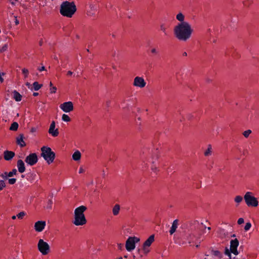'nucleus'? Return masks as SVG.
I'll use <instances>...</instances> for the list:
<instances>
[{
    "label": "nucleus",
    "mask_w": 259,
    "mask_h": 259,
    "mask_svg": "<svg viewBox=\"0 0 259 259\" xmlns=\"http://www.w3.org/2000/svg\"><path fill=\"white\" fill-rule=\"evenodd\" d=\"M183 55L184 56H187V53L186 52H184L183 54Z\"/></svg>",
    "instance_id": "obj_58"
},
{
    "label": "nucleus",
    "mask_w": 259,
    "mask_h": 259,
    "mask_svg": "<svg viewBox=\"0 0 259 259\" xmlns=\"http://www.w3.org/2000/svg\"><path fill=\"white\" fill-rule=\"evenodd\" d=\"M123 247V244L121 243L118 244V248L119 249H121L122 247Z\"/></svg>",
    "instance_id": "obj_53"
},
{
    "label": "nucleus",
    "mask_w": 259,
    "mask_h": 259,
    "mask_svg": "<svg viewBox=\"0 0 259 259\" xmlns=\"http://www.w3.org/2000/svg\"><path fill=\"white\" fill-rule=\"evenodd\" d=\"M25 161L28 165H34L38 161V157L35 153H30L25 158Z\"/></svg>",
    "instance_id": "obj_12"
},
{
    "label": "nucleus",
    "mask_w": 259,
    "mask_h": 259,
    "mask_svg": "<svg viewBox=\"0 0 259 259\" xmlns=\"http://www.w3.org/2000/svg\"><path fill=\"white\" fill-rule=\"evenodd\" d=\"M18 0H9V2L12 5L15 6L16 5V2H18Z\"/></svg>",
    "instance_id": "obj_49"
},
{
    "label": "nucleus",
    "mask_w": 259,
    "mask_h": 259,
    "mask_svg": "<svg viewBox=\"0 0 259 259\" xmlns=\"http://www.w3.org/2000/svg\"><path fill=\"white\" fill-rule=\"evenodd\" d=\"M16 216H15V215H13V216H12V219L13 220H15V219H16Z\"/></svg>",
    "instance_id": "obj_59"
},
{
    "label": "nucleus",
    "mask_w": 259,
    "mask_h": 259,
    "mask_svg": "<svg viewBox=\"0 0 259 259\" xmlns=\"http://www.w3.org/2000/svg\"><path fill=\"white\" fill-rule=\"evenodd\" d=\"M251 133V131H244L242 134L245 138H247Z\"/></svg>",
    "instance_id": "obj_42"
},
{
    "label": "nucleus",
    "mask_w": 259,
    "mask_h": 259,
    "mask_svg": "<svg viewBox=\"0 0 259 259\" xmlns=\"http://www.w3.org/2000/svg\"><path fill=\"white\" fill-rule=\"evenodd\" d=\"M151 52L153 54H157L158 53V51L156 48H151Z\"/></svg>",
    "instance_id": "obj_45"
},
{
    "label": "nucleus",
    "mask_w": 259,
    "mask_h": 259,
    "mask_svg": "<svg viewBox=\"0 0 259 259\" xmlns=\"http://www.w3.org/2000/svg\"><path fill=\"white\" fill-rule=\"evenodd\" d=\"M8 49V45L7 44H4L0 48V53L6 51Z\"/></svg>",
    "instance_id": "obj_33"
},
{
    "label": "nucleus",
    "mask_w": 259,
    "mask_h": 259,
    "mask_svg": "<svg viewBox=\"0 0 259 259\" xmlns=\"http://www.w3.org/2000/svg\"><path fill=\"white\" fill-rule=\"evenodd\" d=\"M154 241V235H152L149 237V238L144 242L143 245V249L145 254H147L150 250L148 247L150 246L151 244Z\"/></svg>",
    "instance_id": "obj_13"
},
{
    "label": "nucleus",
    "mask_w": 259,
    "mask_h": 259,
    "mask_svg": "<svg viewBox=\"0 0 259 259\" xmlns=\"http://www.w3.org/2000/svg\"><path fill=\"white\" fill-rule=\"evenodd\" d=\"M160 29L164 35H168L167 26L165 23H161L160 25Z\"/></svg>",
    "instance_id": "obj_24"
},
{
    "label": "nucleus",
    "mask_w": 259,
    "mask_h": 259,
    "mask_svg": "<svg viewBox=\"0 0 259 259\" xmlns=\"http://www.w3.org/2000/svg\"><path fill=\"white\" fill-rule=\"evenodd\" d=\"M243 197L241 196L238 195L236 196L234 198V201L238 204H239L242 201Z\"/></svg>",
    "instance_id": "obj_30"
},
{
    "label": "nucleus",
    "mask_w": 259,
    "mask_h": 259,
    "mask_svg": "<svg viewBox=\"0 0 259 259\" xmlns=\"http://www.w3.org/2000/svg\"><path fill=\"white\" fill-rule=\"evenodd\" d=\"M149 162H151L152 163V165L151 166V169L154 172H157V171H158V168L156 166L155 164H154V161L153 160H152V161H150Z\"/></svg>",
    "instance_id": "obj_29"
},
{
    "label": "nucleus",
    "mask_w": 259,
    "mask_h": 259,
    "mask_svg": "<svg viewBox=\"0 0 259 259\" xmlns=\"http://www.w3.org/2000/svg\"><path fill=\"white\" fill-rule=\"evenodd\" d=\"M1 177H2L3 178H4V179H5L7 180V179H8V177H9V176H8V172H5L4 173H3V174H2Z\"/></svg>",
    "instance_id": "obj_46"
},
{
    "label": "nucleus",
    "mask_w": 259,
    "mask_h": 259,
    "mask_svg": "<svg viewBox=\"0 0 259 259\" xmlns=\"http://www.w3.org/2000/svg\"><path fill=\"white\" fill-rule=\"evenodd\" d=\"M83 172H84V169L82 167H80V168L79 169V173L81 174V173H83Z\"/></svg>",
    "instance_id": "obj_54"
},
{
    "label": "nucleus",
    "mask_w": 259,
    "mask_h": 259,
    "mask_svg": "<svg viewBox=\"0 0 259 259\" xmlns=\"http://www.w3.org/2000/svg\"><path fill=\"white\" fill-rule=\"evenodd\" d=\"M15 155V153L11 151L6 150L4 152V158L7 161L11 160Z\"/></svg>",
    "instance_id": "obj_15"
},
{
    "label": "nucleus",
    "mask_w": 259,
    "mask_h": 259,
    "mask_svg": "<svg viewBox=\"0 0 259 259\" xmlns=\"http://www.w3.org/2000/svg\"><path fill=\"white\" fill-rule=\"evenodd\" d=\"M50 134H51L52 136L55 137L58 136L59 135L58 131H48Z\"/></svg>",
    "instance_id": "obj_35"
},
{
    "label": "nucleus",
    "mask_w": 259,
    "mask_h": 259,
    "mask_svg": "<svg viewBox=\"0 0 259 259\" xmlns=\"http://www.w3.org/2000/svg\"><path fill=\"white\" fill-rule=\"evenodd\" d=\"M47 5V2L45 1L44 2H43L42 6L44 7Z\"/></svg>",
    "instance_id": "obj_55"
},
{
    "label": "nucleus",
    "mask_w": 259,
    "mask_h": 259,
    "mask_svg": "<svg viewBox=\"0 0 259 259\" xmlns=\"http://www.w3.org/2000/svg\"><path fill=\"white\" fill-rule=\"evenodd\" d=\"M179 220L176 219L172 222V226L169 230V233L170 235L173 234L176 231L177 228L178 226Z\"/></svg>",
    "instance_id": "obj_19"
},
{
    "label": "nucleus",
    "mask_w": 259,
    "mask_h": 259,
    "mask_svg": "<svg viewBox=\"0 0 259 259\" xmlns=\"http://www.w3.org/2000/svg\"><path fill=\"white\" fill-rule=\"evenodd\" d=\"M239 244V242L238 240L235 238L230 241V248H228L227 247H225L224 254L228 256L229 259H236L235 257H233L232 256L231 253L235 255H237L239 254V251L237 249Z\"/></svg>",
    "instance_id": "obj_4"
},
{
    "label": "nucleus",
    "mask_w": 259,
    "mask_h": 259,
    "mask_svg": "<svg viewBox=\"0 0 259 259\" xmlns=\"http://www.w3.org/2000/svg\"><path fill=\"white\" fill-rule=\"evenodd\" d=\"M236 237V235L235 234L231 235V237Z\"/></svg>",
    "instance_id": "obj_61"
},
{
    "label": "nucleus",
    "mask_w": 259,
    "mask_h": 259,
    "mask_svg": "<svg viewBox=\"0 0 259 259\" xmlns=\"http://www.w3.org/2000/svg\"><path fill=\"white\" fill-rule=\"evenodd\" d=\"M251 227V224L250 222H248V223H246L245 226L244 228V230L245 231H248L250 229Z\"/></svg>",
    "instance_id": "obj_38"
},
{
    "label": "nucleus",
    "mask_w": 259,
    "mask_h": 259,
    "mask_svg": "<svg viewBox=\"0 0 259 259\" xmlns=\"http://www.w3.org/2000/svg\"><path fill=\"white\" fill-rule=\"evenodd\" d=\"M120 209V206L118 204H115L112 208L113 214L115 216L117 215Z\"/></svg>",
    "instance_id": "obj_23"
},
{
    "label": "nucleus",
    "mask_w": 259,
    "mask_h": 259,
    "mask_svg": "<svg viewBox=\"0 0 259 259\" xmlns=\"http://www.w3.org/2000/svg\"><path fill=\"white\" fill-rule=\"evenodd\" d=\"M124 257L125 258H127V255H124Z\"/></svg>",
    "instance_id": "obj_64"
},
{
    "label": "nucleus",
    "mask_w": 259,
    "mask_h": 259,
    "mask_svg": "<svg viewBox=\"0 0 259 259\" xmlns=\"http://www.w3.org/2000/svg\"><path fill=\"white\" fill-rule=\"evenodd\" d=\"M244 219L242 218H239L237 221V223L239 225H241L244 223Z\"/></svg>",
    "instance_id": "obj_48"
},
{
    "label": "nucleus",
    "mask_w": 259,
    "mask_h": 259,
    "mask_svg": "<svg viewBox=\"0 0 259 259\" xmlns=\"http://www.w3.org/2000/svg\"><path fill=\"white\" fill-rule=\"evenodd\" d=\"M24 137L23 134L19 135V136L16 138V143L21 147H24L26 146V143L24 141Z\"/></svg>",
    "instance_id": "obj_16"
},
{
    "label": "nucleus",
    "mask_w": 259,
    "mask_h": 259,
    "mask_svg": "<svg viewBox=\"0 0 259 259\" xmlns=\"http://www.w3.org/2000/svg\"><path fill=\"white\" fill-rule=\"evenodd\" d=\"M207 229L208 230H210L211 228L210 227H208L207 228Z\"/></svg>",
    "instance_id": "obj_62"
},
{
    "label": "nucleus",
    "mask_w": 259,
    "mask_h": 259,
    "mask_svg": "<svg viewBox=\"0 0 259 259\" xmlns=\"http://www.w3.org/2000/svg\"><path fill=\"white\" fill-rule=\"evenodd\" d=\"M76 11V7L73 2H64L60 6V13L65 17L71 18Z\"/></svg>",
    "instance_id": "obj_3"
},
{
    "label": "nucleus",
    "mask_w": 259,
    "mask_h": 259,
    "mask_svg": "<svg viewBox=\"0 0 259 259\" xmlns=\"http://www.w3.org/2000/svg\"><path fill=\"white\" fill-rule=\"evenodd\" d=\"M55 121H52L51 123V125L50 126V128H49V130H55Z\"/></svg>",
    "instance_id": "obj_47"
},
{
    "label": "nucleus",
    "mask_w": 259,
    "mask_h": 259,
    "mask_svg": "<svg viewBox=\"0 0 259 259\" xmlns=\"http://www.w3.org/2000/svg\"><path fill=\"white\" fill-rule=\"evenodd\" d=\"M140 241V238L137 237H130L125 243L126 249L128 251H131L135 248L136 243Z\"/></svg>",
    "instance_id": "obj_10"
},
{
    "label": "nucleus",
    "mask_w": 259,
    "mask_h": 259,
    "mask_svg": "<svg viewBox=\"0 0 259 259\" xmlns=\"http://www.w3.org/2000/svg\"><path fill=\"white\" fill-rule=\"evenodd\" d=\"M81 153L79 151H75L72 155V159L75 161H78L80 159Z\"/></svg>",
    "instance_id": "obj_25"
},
{
    "label": "nucleus",
    "mask_w": 259,
    "mask_h": 259,
    "mask_svg": "<svg viewBox=\"0 0 259 259\" xmlns=\"http://www.w3.org/2000/svg\"><path fill=\"white\" fill-rule=\"evenodd\" d=\"M22 73L24 76V78L25 79L28 77L29 75V70L28 69L26 68H23L22 69Z\"/></svg>",
    "instance_id": "obj_26"
},
{
    "label": "nucleus",
    "mask_w": 259,
    "mask_h": 259,
    "mask_svg": "<svg viewBox=\"0 0 259 259\" xmlns=\"http://www.w3.org/2000/svg\"><path fill=\"white\" fill-rule=\"evenodd\" d=\"M26 213L24 211H21L17 214V217L19 219H22L23 218L25 215Z\"/></svg>",
    "instance_id": "obj_37"
},
{
    "label": "nucleus",
    "mask_w": 259,
    "mask_h": 259,
    "mask_svg": "<svg viewBox=\"0 0 259 259\" xmlns=\"http://www.w3.org/2000/svg\"><path fill=\"white\" fill-rule=\"evenodd\" d=\"M46 68H45V67L44 66H41V67L38 68V70L39 71H44L45 70Z\"/></svg>",
    "instance_id": "obj_52"
},
{
    "label": "nucleus",
    "mask_w": 259,
    "mask_h": 259,
    "mask_svg": "<svg viewBox=\"0 0 259 259\" xmlns=\"http://www.w3.org/2000/svg\"><path fill=\"white\" fill-rule=\"evenodd\" d=\"M133 85L137 89H143L146 87L147 82L143 76H136L134 78Z\"/></svg>",
    "instance_id": "obj_9"
},
{
    "label": "nucleus",
    "mask_w": 259,
    "mask_h": 259,
    "mask_svg": "<svg viewBox=\"0 0 259 259\" xmlns=\"http://www.w3.org/2000/svg\"><path fill=\"white\" fill-rule=\"evenodd\" d=\"M52 204H53V201L52 200H49L47 202V205L46 206L47 208L51 209L52 208Z\"/></svg>",
    "instance_id": "obj_39"
},
{
    "label": "nucleus",
    "mask_w": 259,
    "mask_h": 259,
    "mask_svg": "<svg viewBox=\"0 0 259 259\" xmlns=\"http://www.w3.org/2000/svg\"><path fill=\"white\" fill-rule=\"evenodd\" d=\"M91 11H89L88 13V15L89 16H92L94 15V13L92 12V11H95L96 10V7L94 5H91L90 6Z\"/></svg>",
    "instance_id": "obj_28"
},
{
    "label": "nucleus",
    "mask_w": 259,
    "mask_h": 259,
    "mask_svg": "<svg viewBox=\"0 0 259 259\" xmlns=\"http://www.w3.org/2000/svg\"><path fill=\"white\" fill-rule=\"evenodd\" d=\"M49 85H50V88H52V87H54L52 82H50Z\"/></svg>",
    "instance_id": "obj_57"
},
{
    "label": "nucleus",
    "mask_w": 259,
    "mask_h": 259,
    "mask_svg": "<svg viewBox=\"0 0 259 259\" xmlns=\"http://www.w3.org/2000/svg\"><path fill=\"white\" fill-rule=\"evenodd\" d=\"M41 156L47 161L48 164L52 163L55 158V153L50 147L43 146L41 148Z\"/></svg>",
    "instance_id": "obj_5"
},
{
    "label": "nucleus",
    "mask_w": 259,
    "mask_h": 259,
    "mask_svg": "<svg viewBox=\"0 0 259 259\" xmlns=\"http://www.w3.org/2000/svg\"><path fill=\"white\" fill-rule=\"evenodd\" d=\"M17 166L18 169V171L20 173H23L25 171L24 163L22 160L20 159L17 161Z\"/></svg>",
    "instance_id": "obj_17"
},
{
    "label": "nucleus",
    "mask_w": 259,
    "mask_h": 259,
    "mask_svg": "<svg viewBox=\"0 0 259 259\" xmlns=\"http://www.w3.org/2000/svg\"><path fill=\"white\" fill-rule=\"evenodd\" d=\"M37 248L42 255H47L50 251V247L49 244L43 239H40L37 243Z\"/></svg>",
    "instance_id": "obj_8"
},
{
    "label": "nucleus",
    "mask_w": 259,
    "mask_h": 259,
    "mask_svg": "<svg viewBox=\"0 0 259 259\" xmlns=\"http://www.w3.org/2000/svg\"><path fill=\"white\" fill-rule=\"evenodd\" d=\"M201 235L200 234L198 235L194 234H189L187 238L188 243L191 246L195 245L197 248L199 247L201 242Z\"/></svg>",
    "instance_id": "obj_7"
},
{
    "label": "nucleus",
    "mask_w": 259,
    "mask_h": 259,
    "mask_svg": "<svg viewBox=\"0 0 259 259\" xmlns=\"http://www.w3.org/2000/svg\"><path fill=\"white\" fill-rule=\"evenodd\" d=\"M244 199L246 204L248 207H257L258 205V201L257 198L255 197L251 192H247L244 196Z\"/></svg>",
    "instance_id": "obj_6"
},
{
    "label": "nucleus",
    "mask_w": 259,
    "mask_h": 259,
    "mask_svg": "<svg viewBox=\"0 0 259 259\" xmlns=\"http://www.w3.org/2000/svg\"><path fill=\"white\" fill-rule=\"evenodd\" d=\"M210 251L212 255L217 257L218 258L221 259L223 257V254L219 250L212 249Z\"/></svg>",
    "instance_id": "obj_22"
},
{
    "label": "nucleus",
    "mask_w": 259,
    "mask_h": 259,
    "mask_svg": "<svg viewBox=\"0 0 259 259\" xmlns=\"http://www.w3.org/2000/svg\"><path fill=\"white\" fill-rule=\"evenodd\" d=\"M17 172V171L16 169H15V168L13 169L11 171H10L9 172H8L9 177H12L14 175H16Z\"/></svg>",
    "instance_id": "obj_36"
},
{
    "label": "nucleus",
    "mask_w": 259,
    "mask_h": 259,
    "mask_svg": "<svg viewBox=\"0 0 259 259\" xmlns=\"http://www.w3.org/2000/svg\"><path fill=\"white\" fill-rule=\"evenodd\" d=\"M6 187V184L4 181L0 180V190H2Z\"/></svg>",
    "instance_id": "obj_41"
},
{
    "label": "nucleus",
    "mask_w": 259,
    "mask_h": 259,
    "mask_svg": "<svg viewBox=\"0 0 259 259\" xmlns=\"http://www.w3.org/2000/svg\"><path fill=\"white\" fill-rule=\"evenodd\" d=\"M212 154V149L211 145L209 144L207 146V149L204 151V155L207 157L211 155Z\"/></svg>",
    "instance_id": "obj_21"
},
{
    "label": "nucleus",
    "mask_w": 259,
    "mask_h": 259,
    "mask_svg": "<svg viewBox=\"0 0 259 259\" xmlns=\"http://www.w3.org/2000/svg\"><path fill=\"white\" fill-rule=\"evenodd\" d=\"M158 149L156 148V150H154V151H151L152 153L153 154V156H152V159L157 160L158 157V152L157 151Z\"/></svg>",
    "instance_id": "obj_31"
},
{
    "label": "nucleus",
    "mask_w": 259,
    "mask_h": 259,
    "mask_svg": "<svg viewBox=\"0 0 259 259\" xmlns=\"http://www.w3.org/2000/svg\"><path fill=\"white\" fill-rule=\"evenodd\" d=\"M14 18H15V23L16 25H18L19 24V20L17 19V17L15 16H14Z\"/></svg>",
    "instance_id": "obj_51"
},
{
    "label": "nucleus",
    "mask_w": 259,
    "mask_h": 259,
    "mask_svg": "<svg viewBox=\"0 0 259 259\" xmlns=\"http://www.w3.org/2000/svg\"><path fill=\"white\" fill-rule=\"evenodd\" d=\"M67 74L69 76H71L72 75L75 76V74H74V73L71 71H68L67 72Z\"/></svg>",
    "instance_id": "obj_50"
},
{
    "label": "nucleus",
    "mask_w": 259,
    "mask_h": 259,
    "mask_svg": "<svg viewBox=\"0 0 259 259\" xmlns=\"http://www.w3.org/2000/svg\"><path fill=\"white\" fill-rule=\"evenodd\" d=\"M176 18L177 20H178L179 22L178 23H189L188 21H185V16L183 13L180 12H179L176 16Z\"/></svg>",
    "instance_id": "obj_18"
},
{
    "label": "nucleus",
    "mask_w": 259,
    "mask_h": 259,
    "mask_svg": "<svg viewBox=\"0 0 259 259\" xmlns=\"http://www.w3.org/2000/svg\"><path fill=\"white\" fill-rule=\"evenodd\" d=\"M38 95V93H33V95L34 96H37Z\"/></svg>",
    "instance_id": "obj_56"
},
{
    "label": "nucleus",
    "mask_w": 259,
    "mask_h": 259,
    "mask_svg": "<svg viewBox=\"0 0 259 259\" xmlns=\"http://www.w3.org/2000/svg\"><path fill=\"white\" fill-rule=\"evenodd\" d=\"M46 225L45 221H38L34 224V229L36 232H40L45 229Z\"/></svg>",
    "instance_id": "obj_14"
},
{
    "label": "nucleus",
    "mask_w": 259,
    "mask_h": 259,
    "mask_svg": "<svg viewBox=\"0 0 259 259\" xmlns=\"http://www.w3.org/2000/svg\"><path fill=\"white\" fill-rule=\"evenodd\" d=\"M62 120L65 122H68L70 121V118L68 115L66 114H63L62 115Z\"/></svg>",
    "instance_id": "obj_32"
},
{
    "label": "nucleus",
    "mask_w": 259,
    "mask_h": 259,
    "mask_svg": "<svg viewBox=\"0 0 259 259\" xmlns=\"http://www.w3.org/2000/svg\"><path fill=\"white\" fill-rule=\"evenodd\" d=\"M26 85L27 87H29L30 86V83H29L27 82V83H26Z\"/></svg>",
    "instance_id": "obj_60"
},
{
    "label": "nucleus",
    "mask_w": 259,
    "mask_h": 259,
    "mask_svg": "<svg viewBox=\"0 0 259 259\" xmlns=\"http://www.w3.org/2000/svg\"><path fill=\"white\" fill-rule=\"evenodd\" d=\"M16 182V179L15 178H11L8 180L9 184L10 185L14 184Z\"/></svg>",
    "instance_id": "obj_43"
},
{
    "label": "nucleus",
    "mask_w": 259,
    "mask_h": 259,
    "mask_svg": "<svg viewBox=\"0 0 259 259\" xmlns=\"http://www.w3.org/2000/svg\"><path fill=\"white\" fill-rule=\"evenodd\" d=\"M57 88L56 87H52L50 88V92L51 94H55L57 92Z\"/></svg>",
    "instance_id": "obj_40"
},
{
    "label": "nucleus",
    "mask_w": 259,
    "mask_h": 259,
    "mask_svg": "<svg viewBox=\"0 0 259 259\" xmlns=\"http://www.w3.org/2000/svg\"><path fill=\"white\" fill-rule=\"evenodd\" d=\"M5 75V73L3 72H0V83H3L4 82V78L3 77Z\"/></svg>",
    "instance_id": "obj_44"
},
{
    "label": "nucleus",
    "mask_w": 259,
    "mask_h": 259,
    "mask_svg": "<svg viewBox=\"0 0 259 259\" xmlns=\"http://www.w3.org/2000/svg\"><path fill=\"white\" fill-rule=\"evenodd\" d=\"M13 94V98L16 101V102H20L22 100V95L18 93L17 91L14 90L12 92Z\"/></svg>",
    "instance_id": "obj_20"
},
{
    "label": "nucleus",
    "mask_w": 259,
    "mask_h": 259,
    "mask_svg": "<svg viewBox=\"0 0 259 259\" xmlns=\"http://www.w3.org/2000/svg\"><path fill=\"white\" fill-rule=\"evenodd\" d=\"M33 86L35 91L39 90L42 86V84H39L37 82L35 81L33 83Z\"/></svg>",
    "instance_id": "obj_27"
},
{
    "label": "nucleus",
    "mask_w": 259,
    "mask_h": 259,
    "mask_svg": "<svg viewBox=\"0 0 259 259\" xmlns=\"http://www.w3.org/2000/svg\"><path fill=\"white\" fill-rule=\"evenodd\" d=\"M117 259H122V257L120 256V257H118Z\"/></svg>",
    "instance_id": "obj_63"
},
{
    "label": "nucleus",
    "mask_w": 259,
    "mask_h": 259,
    "mask_svg": "<svg viewBox=\"0 0 259 259\" xmlns=\"http://www.w3.org/2000/svg\"><path fill=\"white\" fill-rule=\"evenodd\" d=\"M194 30L190 23H177L174 27L175 37L181 41H187L192 36Z\"/></svg>",
    "instance_id": "obj_1"
},
{
    "label": "nucleus",
    "mask_w": 259,
    "mask_h": 259,
    "mask_svg": "<svg viewBox=\"0 0 259 259\" xmlns=\"http://www.w3.org/2000/svg\"><path fill=\"white\" fill-rule=\"evenodd\" d=\"M18 126V123L16 122H14L11 124L10 130H17Z\"/></svg>",
    "instance_id": "obj_34"
},
{
    "label": "nucleus",
    "mask_w": 259,
    "mask_h": 259,
    "mask_svg": "<svg viewBox=\"0 0 259 259\" xmlns=\"http://www.w3.org/2000/svg\"><path fill=\"white\" fill-rule=\"evenodd\" d=\"M60 109L64 113H69L74 109L73 103L71 101H66L59 105Z\"/></svg>",
    "instance_id": "obj_11"
},
{
    "label": "nucleus",
    "mask_w": 259,
    "mask_h": 259,
    "mask_svg": "<svg viewBox=\"0 0 259 259\" xmlns=\"http://www.w3.org/2000/svg\"><path fill=\"white\" fill-rule=\"evenodd\" d=\"M87 209L85 206H80L74 210V219L72 221L74 225L77 226L85 225L87 221L85 219L84 212Z\"/></svg>",
    "instance_id": "obj_2"
}]
</instances>
